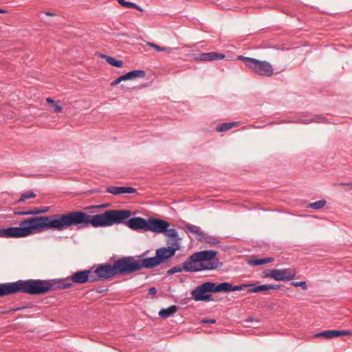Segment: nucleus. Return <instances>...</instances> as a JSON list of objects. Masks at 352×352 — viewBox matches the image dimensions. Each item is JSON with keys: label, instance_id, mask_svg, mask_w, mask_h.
I'll list each match as a JSON object with an SVG mask.
<instances>
[{"label": "nucleus", "instance_id": "1", "mask_svg": "<svg viewBox=\"0 0 352 352\" xmlns=\"http://www.w3.org/2000/svg\"><path fill=\"white\" fill-rule=\"evenodd\" d=\"M72 287L68 280H19L16 282L0 283V298L23 292L32 295L47 293L51 290L67 289Z\"/></svg>", "mask_w": 352, "mask_h": 352}, {"label": "nucleus", "instance_id": "2", "mask_svg": "<svg viewBox=\"0 0 352 352\" xmlns=\"http://www.w3.org/2000/svg\"><path fill=\"white\" fill-rule=\"evenodd\" d=\"M55 230V214L29 217L22 221L19 227L0 228V238H23L44 229Z\"/></svg>", "mask_w": 352, "mask_h": 352}, {"label": "nucleus", "instance_id": "3", "mask_svg": "<svg viewBox=\"0 0 352 352\" xmlns=\"http://www.w3.org/2000/svg\"><path fill=\"white\" fill-rule=\"evenodd\" d=\"M213 250H203L194 253L188 258L186 267L192 272L214 270L223 265Z\"/></svg>", "mask_w": 352, "mask_h": 352}, {"label": "nucleus", "instance_id": "4", "mask_svg": "<svg viewBox=\"0 0 352 352\" xmlns=\"http://www.w3.org/2000/svg\"><path fill=\"white\" fill-rule=\"evenodd\" d=\"M239 59L243 61L250 69L259 76L270 77L274 73L272 65L267 61L243 56H240Z\"/></svg>", "mask_w": 352, "mask_h": 352}, {"label": "nucleus", "instance_id": "5", "mask_svg": "<svg viewBox=\"0 0 352 352\" xmlns=\"http://www.w3.org/2000/svg\"><path fill=\"white\" fill-rule=\"evenodd\" d=\"M114 264L117 275H126L141 270L140 261L133 256L120 258Z\"/></svg>", "mask_w": 352, "mask_h": 352}, {"label": "nucleus", "instance_id": "6", "mask_svg": "<svg viewBox=\"0 0 352 352\" xmlns=\"http://www.w3.org/2000/svg\"><path fill=\"white\" fill-rule=\"evenodd\" d=\"M296 271L294 269L285 268L282 270L274 269L266 275L277 281H289L294 278Z\"/></svg>", "mask_w": 352, "mask_h": 352}, {"label": "nucleus", "instance_id": "7", "mask_svg": "<svg viewBox=\"0 0 352 352\" xmlns=\"http://www.w3.org/2000/svg\"><path fill=\"white\" fill-rule=\"evenodd\" d=\"M97 281L100 280L109 279L117 275L115 264H104L98 266L94 271Z\"/></svg>", "mask_w": 352, "mask_h": 352}, {"label": "nucleus", "instance_id": "8", "mask_svg": "<svg viewBox=\"0 0 352 352\" xmlns=\"http://www.w3.org/2000/svg\"><path fill=\"white\" fill-rule=\"evenodd\" d=\"M65 280H68V283H71L72 285H73L72 283L82 284L88 280L91 282L97 281L96 276L91 274L90 270L78 271Z\"/></svg>", "mask_w": 352, "mask_h": 352}, {"label": "nucleus", "instance_id": "9", "mask_svg": "<svg viewBox=\"0 0 352 352\" xmlns=\"http://www.w3.org/2000/svg\"><path fill=\"white\" fill-rule=\"evenodd\" d=\"M169 223L166 221L151 218L147 221L146 230L157 233H162L169 227Z\"/></svg>", "mask_w": 352, "mask_h": 352}, {"label": "nucleus", "instance_id": "10", "mask_svg": "<svg viewBox=\"0 0 352 352\" xmlns=\"http://www.w3.org/2000/svg\"><path fill=\"white\" fill-rule=\"evenodd\" d=\"M177 248H175L173 246L167 248H161L156 250L155 254L157 255L158 258L161 263L165 260L171 258L175 254L177 249H179L178 243L175 242L174 244Z\"/></svg>", "mask_w": 352, "mask_h": 352}, {"label": "nucleus", "instance_id": "11", "mask_svg": "<svg viewBox=\"0 0 352 352\" xmlns=\"http://www.w3.org/2000/svg\"><path fill=\"white\" fill-rule=\"evenodd\" d=\"M126 225L133 230H146L147 221L141 217H133L126 222Z\"/></svg>", "mask_w": 352, "mask_h": 352}, {"label": "nucleus", "instance_id": "12", "mask_svg": "<svg viewBox=\"0 0 352 352\" xmlns=\"http://www.w3.org/2000/svg\"><path fill=\"white\" fill-rule=\"evenodd\" d=\"M107 192L115 195H118L126 193H135L136 192V189L133 187L109 186L107 188Z\"/></svg>", "mask_w": 352, "mask_h": 352}, {"label": "nucleus", "instance_id": "13", "mask_svg": "<svg viewBox=\"0 0 352 352\" xmlns=\"http://www.w3.org/2000/svg\"><path fill=\"white\" fill-rule=\"evenodd\" d=\"M192 292L197 293L217 292L216 283L206 282L194 289Z\"/></svg>", "mask_w": 352, "mask_h": 352}, {"label": "nucleus", "instance_id": "14", "mask_svg": "<svg viewBox=\"0 0 352 352\" xmlns=\"http://www.w3.org/2000/svg\"><path fill=\"white\" fill-rule=\"evenodd\" d=\"M224 58V54L212 52L201 54L198 59L203 61H212L214 60H221Z\"/></svg>", "mask_w": 352, "mask_h": 352}, {"label": "nucleus", "instance_id": "15", "mask_svg": "<svg viewBox=\"0 0 352 352\" xmlns=\"http://www.w3.org/2000/svg\"><path fill=\"white\" fill-rule=\"evenodd\" d=\"M160 263H161V262L160 261L158 256L156 254L155 256L144 258L142 261H140V267H141V269L142 267L149 269V268L154 267L160 265Z\"/></svg>", "mask_w": 352, "mask_h": 352}, {"label": "nucleus", "instance_id": "16", "mask_svg": "<svg viewBox=\"0 0 352 352\" xmlns=\"http://www.w3.org/2000/svg\"><path fill=\"white\" fill-rule=\"evenodd\" d=\"M251 288L248 290L250 293H258L263 291H267L270 289H275L278 287V285H263L256 286L255 284H250Z\"/></svg>", "mask_w": 352, "mask_h": 352}, {"label": "nucleus", "instance_id": "17", "mask_svg": "<svg viewBox=\"0 0 352 352\" xmlns=\"http://www.w3.org/2000/svg\"><path fill=\"white\" fill-rule=\"evenodd\" d=\"M185 228L190 232L195 234L197 235V240L201 241L204 236V232L201 231L200 227L192 225L190 223H187L185 226Z\"/></svg>", "mask_w": 352, "mask_h": 352}, {"label": "nucleus", "instance_id": "18", "mask_svg": "<svg viewBox=\"0 0 352 352\" xmlns=\"http://www.w3.org/2000/svg\"><path fill=\"white\" fill-rule=\"evenodd\" d=\"M178 309L177 306L176 305H171L168 307L167 309H162L159 311V316L163 318H166L173 314H175Z\"/></svg>", "mask_w": 352, "mask_h": 352}, {"label": "nucleus", "instance_id": "19", "mask_svg": "<svg viewBox=\"0 0 352 352\" xmlns=\"http://www.w3.org/2000/svg\"><path fill=\"white\" fill-rule=\"evenodd\" d=\"M188 263V259L185 261L182 265H175L173 267L170 268L168 270L167 274L169 275L173 274L177 272H182L183 271L187 272H192V271H189L188 268L186 267V263Z\"/></svg>", "mask_w": 352, "mask_h": 352}, {"label": "nucleus", "instance_id": "20", "mask_svg": "<svg viewBox=\"0 0 352 352\" xmlns=\"http://www.w3.org/2000/svg\"><path fill=\"white\" fill-rule=\"evenodd\" d=\"M205 293H197L191 292L192 296L195 301H210L212 300L211 294H204Z\"/></svg>", "mask_w": 352, "mask_h": 352}, {"label": "nucleus", "instance_id": "21", "mask_svg": "<svg viewBox=\"0 0 352 352\" xmlns=\"http://www.w3.org/2000/svg\"><path fill=\"white\" fill-rule=\"evenodd\" d=\"M125 74L127 80H134L137 78H144L146 75L144 70H132Z\"/></svg>", "mask_w": 352, "mask_h": 352}, {"label": "nucleus", "instance_id": "22", "mask_svg": "<svg viewBox=\"0 0 352 352\" xmlns=\"http://www.w3.org/2000/svg\"><path fill=\"white\" fill-rule=\"evenodd\" d=\"M238 125L239 122H224L217 126L216 130L218 132L226 131Z\"/></svg>", "mask_w": 352, "mask_h": 352}, {"label": "nucleus", "instance_id": "23", "mask_svg": "<svg viewBox=\"0 0 352 352\" xmlns=\"http://www.w3.org/2000/svg\"><path fill=\"white\" fill-rule=\"evenodd\" d=\"M102 57L104 58L106 61L111 65L115 66L116 67H122L123 66V62L122 60H116L113 57L104 54H103Z\"/></svg>", "mask_w": 352, "mask_h": 352}, {"label": "nucleus", "instance_id": "24", "mask_svg": "<svg viewBox=\"0 0 352 352\" xmlns=\"http://www.w3.org/2000/svg\"><path fill=\"white\" fill-rule=\"evenodd\" d=\"M217 292H232V284L228 282L221 283L216 284Z\"/></svg>", "mask_w": 352, "mask_h": 352}, {"label": "nucleus", "instance_id": "25", "mask_svg": "<svg viewBox=\"0 0 352 352\" xmlns=\"http://www.w3.org/2000/svg\"><path fill=\"white\" fill-rule=\"evenodd\" d=\"M324 120V118L319 116H315L311 117V118L307 119H299L298 120V122L302 123V124H309L311 122H322Z\"/></svg>", "mask_w": 352, "mask_h": 352}, {"label": "nucleus", "instance_id": "26", "mask_svg": "<svg viewBox=\"0 0 352 352\" xmlns=\"http://www.w3.org/2000/svg\"><path fill=\"white\" fill-rule=\"evenodd\" d=\"M274 261V258L273 257H267V258H260V259L252 260L249 262V263L252 265H259L271 263Z\"/></svg>", "mask_w": 352, "mask_h": 352}, {"label": "nucleus", "instance_id": "27", "mask_svg": "<svg viewBox=\"0 0 352 352\" xmlns=\"http://www.w3.org/2000/svg\"><path fill=\"white\" fill-rule=\"evenodd\" d=\"M201 241H205L206 243H210L211 245H216L219 243V239L213 236L206 234L204 232V236Z\"/></svg>", "mask_w": 352, "mask_h": 352}, {"label": "nucleus", "instance_id": "28", "mask_svg": "<svg viewBox=\"0 0 352 352\" xmlns=\"http://www.w3.org/2000/svg\"><path fill=\"white\" fill-rule=\"evenodd\" d=\"M331 337V338L342 336H351L352 335V331L347 330H330Z\"/></svg>", "mask_w": 352, "mask_h": 352}, {"label": "nucleus", "instance_id": "29", "mask_svg": "<svg viewBox=\"0 0 352 352\" xmlns=\"http://www.w3.org/2000/svg\"><path fill=\"white\" fill-rule=\"evenodd\" d=\"M167 237H170L173 239L174 240H179L178 238L177 231L175 228H166V230L163 232Z\"/></svg>", "mask_w": 352, "mask_h": 352}, {"label": "nucleus", "instance_id": "30", "mask_svg": "<svg viewBox=\"0 0 352 352\" xmlns=\"http://www.w3.org/2000/svg\"><path fill=\"white\" fill-rule=\"evenodd\" d=\"M327 204V201L324 199L319 200L313 203H310L308 205V208H313L314 210H319L322 208Z\"/></svg>", "mask_w": 352, "mask_h": 352}, {"label": "nucleus", "instance_id": "31", "mask_svg": "<svg viewBox=\"0 0 352 352\" xmlns=\"http://www.w3.org/2000/svg\"><path fill=\"white\" fill-rule=\"evenodd\" d=\"M146 45L154 48L157 52L165 51V52H168L170 53V52H172V51H173V48H171V47H160V45L155 44L153 43H151V42H147Z\"/></svg>", "mask_w": 352, "mask_h": 352}, {"label": "nucleus", "instance_id": "32", "mask_svg": "<svg viewBox=\"0 0 352 352\" xmlns=\"http://www.w3.org/2000/svg\"><path fill=\"white\" fill-rule=\"evenodd\" d=\"M36 197V195L32 191H28L24 193H23L21 195V197L19 199H18L16 203H21L26 199H30V198H34Z\"/></svg>", "mask_w": 352, "mask_h": 352}, {"label": "nucleus", "instance_id": "33", "mask_svg": "<svg viewBox=\"0 0 352 352\" xmlns=\"http://www.w3.org/2000/svg\"><path fill=\"white\" fill-rule=\"evenodd\" d=\"M315 338H322L324 339H330L331 337V332L330 330L324 331L318 333H316L314 335Z\"/></svg>", "mask_w": 352, "mask_h": 352}, {"label": "nucleus", "instance_id": "34", "mask_svg": "<svg viewBox=\"0 0 352 352\" xmlns=\"http://www.w3.org/2000/svg\"><path fill=\"white\" fill-rule=\"evenodd\" d=\"M292 285L294 287H300L302 289H307V285L305 281L292 282Z\"/></svg>", "mask_w": 352, "mask_h": 352}, {"label": "nucleus", "instance_id": "35", "mask_svg": "<svg viewBox=\"0 0 352 352\" xmlns=\"http://www.w3.org/2000/svg\"><path fill=\"white\" fill-rule=\"evenodd\" d=\"M126 8H135L141 12L143 10L142 8L140 7L138 5L130 1L126 3Z\"/></svg>", "mask_w": 352, "mask_h": 352}, {"label": "nucleus", "instance_id": "36", "mask_svg": "<svg viewBox=\"0 0 352 352\" xmlns=\"http://www.w3.org/2000/svg\"><path fill=\"white\" fill-rule=\"evenodd\" d=\"M248 287H250V284H242V285H235V286H233L232 285V288L231 289H232V292H233V291H240L243 288Z\"/></svg>", "mask_w": 352, "mask_h": 352}, {"label": "nucleus", "instance_id": "37", "mask_svg": "<svg viewBox=\"0 0 352 352\" xmlns=\"http://www.w3.org/2000/svg\"><path fill=\"white\" fill-rule=\"evenodd\" d=\"M29 214H38L41 213H45V210H40L39 208H36L32 210H28Z\"/></svg>", "mask_w": 352, "mask_h": 352}, {"label": "nucleus", "instance_id": "38", "mask_svg": "<svg viewBox=\"0 0 352 352\" xmlns=\"http://www.w3.org/2000/svg\"><path fill=\"white\" fill-rule=\"evenodd\" d=\"M14 213L15 214H18V215H29L28 210V211H21V210H15Z\"/></svg>", "mask_w": 352, "mask_h": 352}, {"label": "nucleus", "instance_id": "39", "mask_svg": "<svg viewBox=\"0 0 352 352\" xmlns=\"http://www.w3.org/2000/svg\"><path fill=\"white\" fill-rule=\"evenodd\" d=\"M54 107V111L56 112H60L62 110V107L58 104L56 102L55 104H53Z\"/></svg>", "mask_w": 352, "mask_h": 352}, {"label": "nucleus", "instance_id": "40", "mask_svg": "<svg viewBox=\"0 0 352 352\" xmlns=\"http://www.w3.org/2000/svg\"><path fill=\"white\" fill-rule=\"evenodd\" d=\"M120 82H120V78H119V77H118V78H117L115 80H113V81H112V82H111V86H113V87L116 86V85H118V84H120Z\"/></svg>", "mask_w": 352, "mask_h": 352}, {"label": "nucleus", "instance_id": "41", "mask_svg": "<svg viewBox=\"0 0 352 352\" xmlns=\"http://www.w3.org/2000/svg\"><path fill=\"white\" fill-rule=\"evenodd\" d=\"M157 293V289L155 287H151L148 289V294L153 295Z\"/></svg>", "mask_w": 352, "mask_h": 352}, {"label": "nucleus", "instance_id": "42", "mask_svg": "<svg viewBox=\"0 0 352 352\" xmlns=\"http://www.w3.org/2000/svg\"><path fill=\"white\" fill-rule=\"evenodd\" d=\"M202 322L212 324V323L215 322V320H214V319H205V320H202Z\"/></svg>", "mask_w": 352, "mask_h": 352}, {"label": "nucleus", "instance_id": "43", "mask_svg": "<svg viewBox=\"0 0 352 352\" xmlns=\"http://www.w3.org/2000/svg\"><path fill=\"white\" fill-rule=\"evenodd\" d=\"M118 3L124 6V7H126V3H127L128 1H125V0H118Z\"/></svg>", "mask_w": 352, "mask_h": 352}, {"label": "nucleus", "instance_id": "44", "mask_svg": "<svg viewBox=\"0 0 352 352\" xmlns=\"http://www.w3.org/2000/svg\"><path fill=\"white\" fill-rule=\"evenodd\" d=\"M126 74H124V75H122L119 77L120 80V82L122 81H124V80H127L126 78Z\"/></svg>", "mask_w": 352, "mask_h": 352}, {"label": "nucleus", "instance_id": "45", "mask_svg": "<svg viewBox=\"0 0 352 352\" xmlns=\"http://www.w3.org/2000/svg\"><path fill=\"white\" fill-rule=\"evenodd\" d=\"M46 101H47V102H49V103L52 104H55V102H56L54 100H52V98H47L46 99Z\"/></svg>", "mask_w": 352, "mask_h": 352}, {"label": "nucleus", "instance_id": "46", "mask_svg": "<svg viewBox=\"0 0 352 352\" xmlns=\"http://www.w3.org/2000/svg\"><path fill=\"white\" fill-rule=\"evenodd\" d=\"M255 320L253 318H249L246 320L247 322H252V321H254Z\"/></svg>", "mask_w": 352, "mask_h": 352}, {"label": "nucleus", "instance_id": "47", "mask_svg": "<svg viewBox=\"0 0 352 352\" xmlns=\"http://www.w3.org/2000/svg\"><path fill=\"white\" fill-rule=\"evenodd\" d=\"M40 210H45V212H47L48 211V208H43L42 209H40Z\"/></svg>", "mask_w": 352, "mask_h": 352}, {"label": "nucleus", "instance_id": "48", "mask_svg": "<svg viewBox=\"0 0 352 352\" xmlns=\"http://www.w3.org/2000/svg\"><path fill=\"white\" fill-rule=\"evenodd\" d=\"M6 11L4 10L0 9V13H5Z\"/></svg>", "mask_w": 352, "mask_h": 352}, {"label": "nucleus", "instance_id": "49", "mask_svg": "<svg viewBox=\"0 0 352 352\" xmlns=\"http://www.w3.org/2000/svg\"><path fill=\"white\" fill-rule=\"evenodd\" d=\"M46 14L47 15H49V16H52L54 15L53 14L50 13V12H46Z\"/></svg>", "mask_w": 352, "mask_h": 352}, {"label": "nucleus", "instance_id": "50", "mask_svg": "<svg viewBox=\"0 0 352 352\" xmlns=\"http://www.w3.org/2000/svg\"><path fill=\"white\" fill-rule=\"evenodd\" d=\"M348 185H350L352 186V183H349V184H348Z\"/></svg>", "mask_w": 352, "mask_h": 352}]
</instances>
